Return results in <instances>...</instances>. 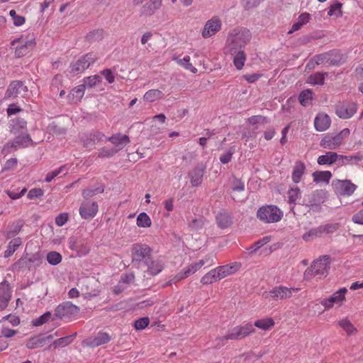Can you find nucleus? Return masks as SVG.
Instances as JSON below:
<instances>
[{"instance_id": "ea45409f", "label": "nucleus", "mask_w": 363, "mask_h": 363, "mask_svg": "<svg viewBox=\"0 0 363 363\" xmlns=\"http://www.w3.org/2000/svg\"><path fill=\"white\" fill-rule=\"evenodd\" d=\"M138 226L140 228H149L152 225L150 216L145 213H140L136 220Z\"/></svg>"}, {"instance_id": "bb28decb", "label": "nucleus", "mask_w": 363, "mask_h": 363, "mask_svg": "<svg viewBox=\"0 0 363 363\" xmlns=\"http://www.w3.org/2000/svg\"><path fill=\"white\" fill-rule=\"evenodd\" d=\"M106 140L117 147V152L123 149L130 142L128 135L121 134L114 135L111 137L107 138Z\"/></svg>"}, {"instance_id": "aec40b11", "label": "nucleus", "mask_w": 363, "mask_h": 363, "mask_svg": "<svg viewBox=\"0 0 363 363\" xmlns=\"http://www.w3.org/2000/svg\"><path fill=\"white\" fill-rule=\"evenodd\" d=\"M11 298V289L8 282L0 284V311L4 310L8 306Z\"/></svg>"}, {"instance_id": "f3484780", "label": "nucleus", "mask_w": 363, "mask_h": 363, "mask_svg": "<svg viewBox=\"0 0 363 363\" xmlns=\"http://www.w3.org/2000/svg\"><path fill=\"white\" fill-rule=\"evenodd\" d=\"M99 211V206L96 201H84L79 209L80 216L85 220H91L96 216Z\"/></svg>"}, {"instance_id": "9b49d317", "label": "nucleus", "mask_w": 363, "mask_h": 363, "mask_svg": "<svg viewBox=\"0 0 363 363\" xmlns=\"http://www.w3.org/2000/svg\"><path fill=\"white\" fill-rule=\"evenodd\" d=\"M97 60V56L94 52H89L81 57L71 66L70 72L72 75L84 72L89 66Z\"/></svg>"}, {"instance_id": "6e6552de", "label": "nucleus", "mask_w": 363, "mask_h": 363, "mask_svg": "<svg viewBox=\"0 0 363 363\" xmlns=\"http://www.w3.org/2000/svg\"><path fill=\"white\" fill-rule=\"evenodd\" d=\"M339 228L337 223H330L311 229L303 234V239L306 242L312 241L315 238L335 232Z\"/></svg>"}, {"instance_id": "c756f323", "label": "nucleus", "mask_w": 363, "mask_h": 363, "mask_svg": "<svg viewBox=\"0 0 363 363\" xmlns=\"http://www.w3.org/2000/svg\"><path fill=\"white\" fill-rule=\"evenodd\" d=\"M164 98V93L157 89H152L147 91L143 95V99L145 101L152 103L156 101L161 100Z\"/></svg>"}, {"instance_id": "1a4fd4ad", "label": "nucleus", "mask_w": 363, "mask_h": 363, "mask_svg": "<svg viewBox=\"0 0 363 363\" xmlns=\"http://www.w3.org/2000/svg\"><path fill=\"white\" fill-rule=\"evenodd\" d=\"M347 293V289L345 287H342L334 292L329 297L322 299L320 304L324 307L325 311H329L335 306H337L339 307L342 306L346 301Z\"/></svg>"}, {"instance_id": "412c9836", "label": "nucleus", "mask_w": 363, "mask_h": 363, "mask_svg": "<svg viewBox=\"0 0 363 363\" xmlns=\"http://www.w3.org/2000/svg\"><path fill=\"white\" fill-rule=\"evenodd\" d=\"M340 157H342V155L335 152H327L318 157L317 162L319 165H332L339 160Z\"/></svg>"}, {"instance_id": "3c124183", "label": "nucleus", "mask_w": 363, "mask_h": 363, "mask_svg": "<svg viewBox=\"0 0 363 363\" xmlns=\"http://www.w3.org/2000/svg\"><path fill=\"white\" fill-rule=\"evenodd\" d=\"M150 323L149 318L144 317L136 320L134 322L133 327L136 330L145 329Z\"/></svg>"}, {"instance_id": "a878e982", "label": "nucleus", "mask_w": 363, "mask_h": 363, "mask_svg": "<svg viewBox=\"0 0 363 363\" xmlns=\"http://www.w3.org/2000/svg\"><path fill=\"white\" fill-rule=\"evenodd\" d=\"M201 265L200 264L199 262H194L191 264H189L188 267L184 268L182 272H180L175 277L177 281H179L182 279H184L191 274H193L196 273L197 271H199L201 268Z\"/></svg>"}, {"instance_id": "774afa93", "label": "nucleus", "mask_w": 363, "mask_h": 363, "mask_svg": "<svg viewBox=\"0 0 363 363\" xmlns=\"http://www.w3.org/2000/svg\"><path fill=\"white\" fill-rule=\"evenodd\" d=\"M352 221L355 223L363 225V210L358 211L352 216Z\"/></svg>"}, {"instance_id": "72a5a7b5", "label": "nucleus", "mask_w": 363, "mask_h": 363, "mask_svg": "<svg viewBox=\"0 0 363 363\" xmlns=\"http://www.w3.org/2000/svg\"><path fill=\"white\" fill-rule=\"evenodd\" d=\"M173 60H174L179 65L194 74H196L198 72V69L191 63V58L188 55L184 56L183 58L174 57Z\"/></svg>"}, {"instance_id": "2eb2a0df", "label": "nucleus", "mask_w": 363, "mask_h": 363, "mask_svg": "<svg viewBox=\"0 0 363 363\" xmlns=\"http://www.w3.org/2000/svg\"><path fill=\"white\" fill-rule=\"evenodd\" d=\"M357 104L354 102L343 101L340 102L336 106L335 113L342 119L350 118L357 112Z\"/></svg>"}, {"instance_id": "864d4df0", "label": "nucleus", "mask_w": 363, "mask_h": 363, "mask_svg": "<svg viewBox=\"0 0 363 363\" xmlns=\"http://www.w3.org/2000/svg\"><path fill=\"white\" fill-rule=\"evenodd\" d=\"M271 238L269 236L264 237L263 238L255 242L248 250H259L266 244L269 242Z\"/></svg>"}, {"instance_id": "603ef678", "label": "nucleus", "mask_w": 363, "mask_h": 363, "mask_svg": "<svg viewBox=\"0 0 363 363\" xmlns=\"http://www.w3.org/2000/svg\"><path fill=\"white\" fill-rule=\"evenodd\" d=\"M215 259L216 257L213 254H208L198 262H199L201 267L205 266L208 267L216 264Z\"/></svg>"}, {"instance_id": "a18cd8bd", "label": "nucleus", "mask_w": 363, "mask_h": 363, "mask_svg": "<svg viewBox=\"0 0 363 363\" xmlns=\"http://www.w3.org/2000/svg\"><path fill=\"white\" fill-rule=\"evenodd\" d=\"M216 220L218 225L222 228H225L231 224L230 218L225 213H219Z\"/></svg>"}, {"instance_id": "dca6fc26", "label": "nucleus", "mask_w": 363, "mask_h": 363, "mask_svg": "<svg viewBox=\"0 0 363 363\" xmlns=\"http://www.w3.org/2000/svg\"><path fill=\"white\" fill-rule=\"evenodd\" d=\"M19 123L20 127L22 129V133L11 143V147L16 150L27 147L33 143L30 135L23 131L26 128V122L24 121H20Z\"/></svg>"}, {"instance_id": "8fccbe9b", "label": "nucleus", "mask_w": 363, "mask_h": 363, "mask_svg": "<svg viewBox=\"0 0 363 363\" xmlns=\"http://www.w3.org/2000/svg\"><path fill=\"white\" fill-rule=\"evenodd\" d=\"M342 6V4L341 3H339V2L331 4L330 8H329V11L328 12V15L329 16H342V11H341Z\"/></svg>"}, {"instance_id": "7c9ffc66", "label": "nucleus", "mask_w": 363, "mask_h": 363, "mask_svg": "<svg viewBox=\"0 0 363 363\" xmlns=\"http://www.w3.org/2000/svg\"><path fill=\"white\" fill-rule=\"evenodd\" d=\"M313 182L318 183L329 184L332 178V173L330 171H316L312 174Z\"/></svg>"}, {"instance_id": "37998d69", "label": "nucleus", "mask_w": 363, "mask_h": 363, "mask_svg": "<svg viewBox=\"0 0 363 363\" xmlns=\"http://www.w3.org/2000/svg\"><path fill=\"white\" fill-rule=\"evenodd\" d=\"M75 336L76 334H74L72 335H69L55 340L53 342V345L55 347H65L72 343Z\"/></svg>"}, {"instance_id": "e433bc0d", "label": "nucleus", "mask_w": 363, "mask_h": 363, "mask_svg": "<svg viewBox=\"0 0 363 363\" xmlns=\"http://www.w3.org/2000/svg\"><path fill=\"white\" fill-rule=\"evenodd\" d=\"M330 59V53H323L318 55L315 56L313 60L309 62L307 65L306 68H311L313 67V64L315 65H323L328 62V61Z\"/></svg>"}, {"instance_id": "6e6d98bb", "label": "nucleus", "mask_w": 363, "mask_h": 363, "mask_svg": "<svg viewBox=\"0 0 363 363\" xmlns=\"http://www.w3.org/2000/svg\"><path fill=\"white\" fill-rule=\"evenodd\" d=\"M69 220V213H60L55 218V223L57 226H63L67 223Z\"/></svg>"}, {"instance_id": "5701e85b", "label": "nucleus", "mask_w": 363, "mask_h": 363, "mask_svg": "<svg viewBox=\"0 0 363 363\" xmlns=\"http://www.w3.org/2000/svg\"><path fill=\"white\" fill-rule=\"evenodd\" d=\"M162 0H149L142 9V14L145 16H152L162 6Z\"/></svg>"}, {"instance_id": "338daca9", "label": "nucleus", "mask_w": 363, "mask_h": 363, "mask_svg": "<svg viewBox=\"0 0 363 363\" xmlns=\"http://www.w3.org/2000/svg\"><path fill=\"white\" fill-rule=\"evenodd\" d=\"M22 244V240L20 238H16L11 240L8 245V250H16Z\"/></svg>"}, {"instance_id": "f257e3e1", "label": "nucleus", "mask_w": 363, "mask_h": 363, "mask_svg": "<svg viewBox=\"0 0 363 363\" xmlns=\"http://www.w3.org/2000/svg\"><path fill=\"white\" fill-rule=\"evenodd\" d=\"M252 33L249 29L244 27H236L232 29L227 35L225 49L228 52H236L244 50L250 42Z\"/></svg>"}, {"instance_id": "79ce46f5", "label": "nucleus", "mask_w": 363, "mask_h": 363, "mask_svg": "<svg viewBox=\"0 0 363 363\" xmlns=\"http://www.w3.org/2000/svg\"><path fill=\"white\" fill-rule=\"evenodd\" d=\"M313 99V92L310 89H306L301 92L299 101L302 106H307Z\"/></svg>"}, {"instance_id": "c9c22d12", "label": "nucleus", "mask_w": 363, "mask_h": 363, "mask_svg": "<svg viewBox=\"0 0 363 363\" xmlns=\"http://www.w3.org/2000/svg\"><path fill=\"white\" fill-rule=\"evenodd\" d=\"M52 338V335H49L46 337L40 338L39 337H30L26 344L27 348L33 350L39 347H41L46 340Z\"/></svg>"}, {"instance_id": "09e8293b", "label": "nucleus", "mask_w": 363, "mask_h": 363, "mask_svg": "<svg viewBox=\"0 0 363 363\" xmlns=\"http://www.w3.org/2000/svg\"><path fill=\"white\" fill-rule=\"evenodd\" d=\"M104 191V187L103 186H101L95 189H86L82 191V194L84 198H89L92 197L97 194L103 193Z\"/></svg>"}, {"instance_id": "6ab92c4d", "label": "nucleus", "mask_w": 363, "mask_h": 363, "mask_svg": "<svg viewBox=\"0 0 363 363\" xmlns=\"http://www.w3.org/2000/svg\"><path fill=\"white\" fill-rule=\"evenodd\" d=\"M330 125V117L325 113H318L314 118V128L318 132L327 130Z\"/></svg>"}, {"instance_id": "393cba45", "label": "nucleus", "mask_w": 363, "mask_h": 363, "mask_svg": "<svg viewBox=\"0 0 363 363\" xmlns=\"http://www.w3.org/2000/svg\"><path fill=\"white\" fill-rule=\"evenodd\" d=\"M306 172V165L301 161H296L293 168L291 179L292 181L298 184L301 182L303 175Z\"/></svg>"}, {"instance_id": "58836bf2", "label": "nucleus", "mask_w": 363, "mask_h": 363, "mask_svg": "<svg viewBox=\"0 0 363 363\" xmlns=\"http://www.w3.org/2000/svg\"><path fill=\"white\" fill-rule=\"evenodd\" d=\"M327 73L317 72L314 74L309 76L306 80V82L310 84H323L325 81V77Z\"/></svg>"}, {"instance_id": "c85d7f7f", "label": "nucleus", "mask_w": 363, "mask_h": 363, "mask_svg": "<svg viewBox=\"0 0 363 363\" xmlns=\"http://www.w3.org/2000/svg\"><path fill=\"white\" fill-rule=\"evenodd\" d=\"M337 325L346 333L348 336L354 335L358 330L353 323L347 318H343L337 321Z\"/></svg>"}, {"instance_id": "423d86ee", "label": "nucleus", "mask_w": 363, "mask_h": 363, "mask_svg": "<svg viewBox=\"0 0 363 363\" xmlns=\"http://www.w3.org/2000/svg\"><path fill=\"white\" fill-rule=\"evenodd\" d=\"M255 333L253 324L248 323L243 325L235 326L228 330L226 335L221 337L223 340H242Z\"/></svg>"}, {"instance_id": "4be33fe9", "label": "nucleus", "mask_w": 363, "mask_h": 363, "mask_svg": "<svg viewBox=\"0 0 363 363\" xmlns=\"http://www.w3.org/2000/svg\"><path fill=\"white\" fill-rule=\"evenodd\" d=\"M144 257L145 258V262L148 267V272L151 274L157 275L162 270L163 263L162 262V261L159 259L152 260L149 255H147V256L144 255Z\"/></svg>"}, {"instance_id": "a19ab883", "label": "nucleus", "mask_w": 363, "mask_h": 363, "mask_svg": "<svg viewBox=\"0 0 363 363\" xmlns=\"http://www.w3.org/2000/svg\"><path fill=\"white\" fill-rule=\"evenodd\" d=\"M101 82V78L99 75H92L87 77L84 78L83 84H84V88L86 86L89 88H92L97 86Z\"/></svg>"}, {"instance_id": "4c0bfd02", "label": "nucleus", "mask_w": 363, "mask_h": 363, "mask_svg": "<svg viewBox=\"0 0 363 363\" xmlns=\"http://www.w3.org/2000/svg\"><path fill=\"white\" fill-rule=\"evenodd\" d=\"M191 185L197 186L202 182L203 171L199 169H194L189 173Z\"/></svg>"}, {"instance_id": "0eeeda50", "label": "nucleus", "mask_w": 363, "mask_h": 363, "mask_svg": "<svg viewBox=\"0 0 363 363\" xmlns=\"http://www.w3.org/2000/svg\"><path fill=\"white\" fill-rule=\"evenodd\" d=\"M350 133V130L348 128H344L335 135H325L320 140V145L323 148L335 150L341 145L344 139L347 138Z\"/></svg>"}, {"instance_id": "c03bdc74", "label": "nucleus", "mask_w": 363, "mask_h": 363, "mask_svg": "<svg viewBox=\"0 0 363 363\" xmlns=\"http://www.w3.org/2000/svg\"><path fill=\"white\" fill-rule=\"evenodd\" d=\"M9 15L13 19V23L15 26L19 27L26 23V18L23 16L18 15L15 10H11Z\"/></svg>"}, {"instance_id": "69168bd1", "label": "nucleus", "mask_w": 363, "mask_h": 363, "mask_svg": "<svg viewBox=\"0 0 363 363\" xmlns=\"http://www.w3.org/2000/svg\"><path fill=\"white\" fill-rule=\"evenodd\" d=\"M26 191V188H23L19 193L14 192L10 190H6V193L11 199L16 200L22 197L25 194Z\"/></svg>"}, {"instance_id": "39448f33", "label": "nucleus", "mask_w": 363, "mask_h": 363, "mask_svg": "<svg viewBox=\"0 0 363 363\" xmlns=\"http://www.w3.org/2000/svg\"><path fill=\"white\" fill-rule=\"evenodd\" d=\"M257 216L264 223H277L281 219L283 213L276 206L267 205L259 208Z\"/></svg>"}, {"instance_id": "a211bd4d", "label": "nucleus", "mask_w": 363, "mask_h": 363, "mask_svg": "<svg viewBox=\"0 0 363 363\" xmlns=\"http://www.w3.org/2000/svg\"><path fill=\"white\" fill-rule=\"evenodd\" d=\"M28 91V88L21 81L12 82L7 88L5 94L6 99H14L18 96H23Z\"/></svg>"}, {"instance_id": "13d9d810", "label": "nucleus", "mask_w": 363, "mask_h": 363, "mask_svg": "<svg viewBox=\"0 0 363 363\" xmlns=\"http://www.w3.org/2000/svg\"><path fill=\"white\" fill-rule=\"evenodd\" d=\"M235 150L233 147H231L227 152L223 154L220 157V161L223 164H228L232 160V156L234 154Z\"/></svg>"}, {"instance_id": "cd10ccee", "label": "nucleus", "mask_w": 363, "mask_h": 363, "mask_svg": "<svg viewBox=\"0 0 363 363\" xmlns=\"http://www.w3.org/2000/svg\"><path fill=\"white\" fill-rule=\"evenodd\" d=\"M233 56V64L237 69L240 70L245 65L247 56L244 50H236V52H228Z\"/></svg>"}, {"instance_id": "e2e57ef3", "label": "nucleus", "mask_w": 363, "mask_h": 363, "mask_svg": "<svg viewBox=\"0 0 363 363\" xmlns=\"http://www.w3.org/2000/svg\"><path fill=\"white\" fill-rule=\"evenodd\" d=\"M22 226H23V225L21 221H17V222L13 223L9 227L10 230L9 231V235H12V234L16 235V234L18 233L21 231Z\"/></svg>"}, {"instance_id": "0e129e2a", "label": "nucleus", "mask_w": 363, "mask_h": 363, "mask_svg": "<svg viewBox=\"0 0 363 363\" xmlns=\"http://www.w3.org/2000/svg\"><path fill=\"white\" fill-rule=\"evenodd\" d=\"M101 75L104 77V78L107 80V82L110 84H112L115 81V76L113 73V72L109 69H106L101 72Z\"/></svg>"}, {"instance_id": "49530a36", "label": "nucleus", "mask_w": 363, "mask_h": 363, "mask_svg": "<svg viewBox=\"0 0 363 363\" xmlns=\"http://www.w3.org/2000/svg\"><path fill=\"white\" fill-rule=\"evenodd\" d=\"M48 262L52 265H56L62 261V256L56 251H51L47 255Z\"/></svg>"}, {"instance_id": "052dcab7", "label": "nucleus", "mask_w": 363, "mask_h": 363, "mask_svg": "<svg viewBox=\"0 0 363 363\" xmlns=\"http://www.w3.org/2000/svg\"><path fill=\"white\" fill-rule=\"evenodd\" d=\"M64 169L65 166H62L52 172H48L45 177V181L46 182H50L55 177L58 176L63 171Z\"/></svg>"}, {"instance_id": "20e7f679", "label": "nucleus", "mask_w": 363, "mask_h": 363, "mask_svg": "<svg viewBox=\"0 0 363 363\" xmlns=\"http://www.w3.org/2000/svg\"><path fill=\"white\" fill-rule=\"evenodd\" d=\"M35 39L33 34L22 35L19 38L12 41L11 45L15 46V55L18 57H23L28 53L35 46Z\"/></svg>"}, {"instance_id": "4d7b16f0", "label": "nucleus", "mask_w": 363, "mask_h": 363, "mask_svg": "<svg viewBox=\"0 0 363 363\" xmlns=\"http://www.w3.org/2000/svg\"><path fill=\"white\" fill-rule=\"evenodd\" d=\"M50 317H51L50 312H46L43 315L40 316L38 319H35L33 321V325L35 326L42 325L43 324L47 323L50 320Z\"/></svg>"}, {"instance_id": "4468645a", "label": "nucleus", "mask_w": 363, "mask_h": 363, "mask_svg": "<svg viewBox=\"0 0 363 363\" xmlns=\"http://www.w3.org/2000/svg\"><path fill=\"white\" fill-rule=\"evenodd\" d=\"M221 28V19L218 16H213L206 22L201 32L202 37L203 38H209L218 33Z\"/></svg>"}, {"instance_id": "f03ea898", "label": "nucleus", "mask_w": 363, "mask_h": 363, "mask_svg": "<svg viewBox=\"0 0 363 363\" xmlns=\"http://www.w3.org/2000/svg\"><path fill=\"white\" fill-rule=\"evenodd\" d=\"M240 268L241 263L237 262L218 266L206 273L201 278L200 281L203 285L212 284L235 274Z\"/></svg>"}, {"instance_id": "f8f14e48", "label": "nucleus", "mask_w": 363, "mask_h": 363, "mask_svg": "<svg viewBox=\"0 0 363 363\" xmlns=\"http://www.w3.org/2000/svg\"><path fill=\"white\" fill-rule=\"evenodd\" d=\"M299 290V288H288L280 286H276L269 292L264 293V296L266 298H270L274 300H284L290 298L294 292H298Z\"/></svg>"}, {"instance_id": "f704fd0d", "label": "nucleus", "mask_w": 363, "mask_h": 363, "mask_svg": "<svg viewBox=\"0 0 363 363\" xmlns=\"http://www.w3.org/2000/svg\"><path fill=\"white\" fill-rule=\"evenodd\" d=\"M310 19V14L308 13H301L296 23H294L291 27V29L289 31V33H292L301 29V28L306 24Z\"/></svg>"}, {"instance_id": "7ed1b4c3", "label": "nucleus", "mask_w": 363, "mask_h": 363, "mask_svg": "<svg viewBox=\"0 0 363 363\" xmlns=\"http://www.w3.org/2000/svg\"><path fill=\"white\" fill-rule=\"evenodd\" d=\"M330 259L328 256L320 257L315 260L310 267L307 268L303 274V278L306 281H310L316 276L319 278L324 277L328 274Z\"/></svg>"}, {"instance_id": "5fc2aeb1", "label": "nucleus", "mask_w": 363, "mask_h": 363, "mask_svg": "<svg viewBox=\"0 0 363 363\" xmlns=\"http://www.w3.org/2000/svg\"><path fill=\"white\" fill-rule=\"evenodd\" d=\"M231 189L234 191H242L245 189L244 182L238 178H234L232 182Z\"/></svg>"}, {"instance_id": "680f3d73", "label": "nucleus", "mask_w": 363, "mask_h": 363, "mask_svg": "<svg viewBox=\"0 0 363 363\" xmlns=\"http://www.w3.org/2000/svg\"><path fill=\"white\" fill-rule=\"evenodd\" d=\"M43 193L44 192L43 189L40 188H34L28 191L27 196L29 199H34L42 196L43 195Z\"/></svg>"}, {"instance_id": "2f4dec72", "label": "nucleus", "mask_w": 363, "mask_h": 363, "mask_svg": "<svg viewBox=\"0 0 363 363\" xmlns=\"http://www.w3.org/2000/svg\"><path fill=\"white\" fill-rule=\"evenodd\" d=\"M111 340V336L105 332H99L91 341L92 347H99L106 344Z\"/></svg>"}, {"instance_id": "ddd939ff", "label": "nucleus", "mask_w": 363, "mask_h": 363, "mask_svg": "<svg viewBox=\"0 0 363 363\" xmlns=\"http://www.w3.org/2000/svg\"><path fill=\"white\" fill-rule=\"evenodd\" d=\"M335 192L340 196H350L357 189V186L350 180L336 179L333 182Z\"/></svg>"}, {"instance_id": "473e14b6", "label": "nucleus", "mask_w": 363, "mask_h": 363, "mask_svg": "<svg viewBox=\"0 0 363 363\" xmlns=\"http://www.w3.org/2000/svg\"><path fill=\"white\" fill-rule=\"evenodd\" d=\"M253 325L254 328L257 327L259 329L267 331L274 328L275 322L272 318H265L255 320Z\"/></svg>"}, {"instance_id": "bf43d9fd", "label": "nucleus", "mask_w": 363, "mask_h": 363, "mask_svg": "<svg viewBox=\"0 0 363 363\" xmlns=\"http://www.w3.org/2000/svg\"><path fill=\"white\" fill-rule=\"evenodd\" d=\"M117 152V150L108 149L106 147L102 148L99 152V157H111Z\"/></svg>"}, {"instance_id": "9d476101", "label": "nucleus", "mask_w": 363, "mask_h": 363, "mask_svg": "<svg viewBox=\"0 0 363 363\" xmlns=\"http://www.w3.org/2000/svg\"><path fill=\"white\" fill-rule=\"evenodd\" d=\"M79 311V308L78 306L67 301L59 305L56 308L55 315L60 319L70 320L78 314Z\"/></svg>"}, {"instance_id": "de8ad7c7", "label": "nucleus", "mask_w": 363, "mask_h": 363, "mask_svg": "<svg viewBox=\"0 0 363 363\" xmlns=\"http://www.w3.org/2000/svg\"><path fill=\"white\" fill-rule=\"evenodd\" d=\"M289 201L294 203L301 198V191L298 187L291 188L288 191Z\"/></svg>"}, {"instance_id": "b1692460", "label": "nucleus", "mask_w": 363, "mask_h": 363, "mask_svg": "<svg viewBox=\"0 0 363 363\" xmlns=\"http://www.w3.org/2000/svg\"><path fill=\"white\" fill-rule=\"evenodd\" d=\"M85 92L84 84H80L71 90L67 98L70 103L77 104L83 98Z\"/></svg>"}]
</instances>
